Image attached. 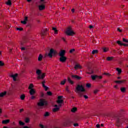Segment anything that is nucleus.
I'll return each mask as SVG.
<instances>
[{"label": "nucleus", "mask_w": 128, "mask_h": 128, "mask_svg": "<svg viewBox=\"0 0 128 128\" xmlns=\"http://www.w3.org/2000/svg\"><path fill=\"white\" fill-rule=\"evenodd\" d=\"M36 74L38 75V80H44L46 78V73L42 74V71L40 70L36 71Z\"/></svg>", "instance_id": "f257e3e1"}, {"label": "nucleus", "mask_w": 128, "mask_h": 128, "mask_svg": "<svg viewBox=\"0 0 128 128\" xmlns=\"http://www.w3.org/2000/svg\"><path fill=\"white\" fill-rule=\"evenodd\" d=\"M116 126L119 128V126H120L122 124V122H124V120L120 119L118 116H116Z\"/></svg>", "instance_id": "f03ea898"}, {"label": "nucleus", "mask_w": 128, "mask_h": 128, "mask_svg": "<svg viewBox=\"0 0 128 128\" xmlns=\"http://www.w3.org/2000/svg\"><path fill=\"white\" fill-rule=\"evenodd\" d=\"M38 106H48V102L44 99H40V102L38 103Z\"/></svg>", "instance_id": "7ed1b4c3"}, {"label": "nucleus", "mask_w": 128, "mask_h": 128, "mask_svg": "<svg viewBox=\"0 0 128 128\" xmlns=\"http://www.w3.org/2000/svg\"><path fill=\"white\" fill-rule=\"evenodd\" d=\"M76 90L77 92H86V89H84V86L78 84L76 87Z\"/></svg>", "instance_id": "20e7f679"}, {"label": "nucleus", "mask_w": 128, "mask_h": 128, "mask_svg": "<svg viewBox=\"0 0 128 128\" xmlns=\"http://www.w3.org/2000/svg\"><path fill=\"white\" fill-rule=\"evenodd\" d=\"M66 34H67V36H74V31L72 30V28L70 27L67 29Z\"/></svg>", "instance_id": "39448f33"}, {"label": "nucleus", "mask_w": 128, "mask_h": 128, "mask_svg": "<svg viewBox=\"0 0 128 128\" xmlns=\"http://www.w3.org/2000/svg\"><path fill=\"white\" fill-rule=\"evenodd\" d=\"M56 54V52L54 50V49H50V52L47 55L50 58H52V54Z\"/></svg>", "instance_id": "423d86ee"}, {"label": "nucleus", "mask_w": 128, "mask_h": 128, "mask_svg": "<svg viewBox=\"0 0 128 128\" xmlns=\"http://www.w3.org/2000/svg\"><path fill=\"white\" fill-rule=\"evenodd\" d=\"M47 32H48V28H46L45 30H44L42 31L41 36H42V38H44V36H46Z\"/></svg>", "instance_id": "0eeeda50"}, {"label": "nucleus", "mask_w": 128, "mask_h": 128, "mask_svg": "<svg viewBox=\"0 0 128 128\" xmlns=\"http://www.w3.org/2000/svg\"><path fill=\"white\" fill-rule=\"evenodd\" d=\"M91 78H92V80H96V78H100V80H102V76H98L97 75H94V76L92 75L91 76Z\"/></svg>", "instance_id": "6e6552de"}, {"label": "nucleus", "mask_w": 128, "mask_h": 128, "mask_svg": "<svg viewBox=\"0 0 128 128\" xmlns=\"http://www.w3.org/2000/svg\"><path fill=\"white\" fill-rule=\"evenodd\" d=\"M60 60L62 62H66V57L64 56H61L60 58Z\"/></svg>", "instance_id": "1a4fd4ad"}, {"label": "nucleus", "mask_w": 128, "mask_h": 128, "mask_svg": "<svg viewBox=\"0 0 128 128\" xmlns=\"http://www.w3.org/2000/svg\"><path fill=\"white\" fill-rule=\"evenodd\" d=\"M72 78H74L75 80H82V77H80L78 75H72Z\"/></svg>", "instance_id": "9d476101"}, {"label": "nucleus", "mask_w": 128, "mask_h": 128, "mask_svg": "<svg viewBox=\"0 0 128 128\" xmlns=\"http://www.w3.org/2000/svg\"><path fill=\"white\" fill-rule=\"evenodd\" d=\"M28 16H25L24 18V20L23 21H21V24H26V22L28 20Z\"/></svg>", "instance_id": "9b49d317"}, {"label": "nucleus", "mask_w": 128, "mask_h": 128, "mask_svg": "<svg viewBox=\"0 0 128 128\" xmlns=\"http://www.w3.org/2000/svg\"><path fill=\"white\" fill-rule=\"evenodd\" d=\"M116 42L118 44H119V46H128V44H124L122 42H120V40L117 41Z\"/></svg>", "instance_id": "f8f14e48"}, {"label": "nucleus", "mask_w": 128, "mask_h": 128, "mask_svg": "<svg viewBox=\"0 0 128 128\" xmlns=\"http://www.w3.org/2000/svg\"><path fill=\"white\" fill-rule=\"evenodd\" d=\"M64 54H66V50H62L59 54L60 56H64Z\"/></svg>", "instance_id": "ddd939ff"}, {"label": "nucleus", "mask_w": 128, "mask_h": 128, "mask_svg": "<svg viewBox=\"0 0 128 128\" xmlns=\"http://www.w3.org/2000/svg\"><path fill=\"white\" fill-rule=\"evenodd\" d=\"M10 76L11 78H13V80L14 82H16V78L18 77V74H12Z\"/></svg>", "instance_id": "4468645a"}, {"label": "nucleus", "mask_w": 128, "mask_h": 128, "mask_svg": "<svg viewBox=\"0 0 128 128\" xmlns=\"http://www.w3.org/2000/svg\"><path fill=\"white\" fill-rule=\"evenodd\" d=\"M40 10H42L46 8V6L44 4H41L38 6Z\"/></svg>", "instance_id": "2eb2a0df"}, {"label": "nucleus", "mask_w": 128, "mask_h": 128, "mask_svg": "<svg viewBox=\"0 0 128 128\" xmlns=\"http://www.w3.org/2000/svg\"><path fill=\"white\" fill-rule=\"evenodd\" d=\"M74 124V122L72 120H68L66 122L67 126H70V124Z\"/></svg>", "instance_id": "dca6fc26"}, {"label": "nucleus", "mask_w": 128, "mask_h": 128, "mask_svg": "<svg viewBox=\"0 0 128 128\" xmlns=\"http://www.w3.org/2000/svg\"><path fill=\"white\" fill-rule=\"evenodd\" d=\"M124 82H126V80H116V81H114V82H116V84H122V83Z\"/></svg>", "instance_id": "f3484780"}, {"label": "nucleus", "mask_w": 128, "mask_h": 128, "mask_svg": "<svg viewBox=\"0 0 128 128\" xmlns=\"http://www.w3.org/2000/svg\"><path fill=\"white\" fill-rule=\"evenodd\" d=\"M30 96H34V94H36V91H34V89H31L30 90Z\"/></svg>", "instance_id": "a211bd4d"}, {"label": "nucleus", "mask_w": 128, "mask_h": 128, "mask_svg": "<svg viewBox=\"0 0 128 128\" xmlns=\"http://www.w3.org/2000/svg\"><path fill=\"white\" fill-rule=\"evenodd\" d=\"M42 58H44V56L42 54H40L38 57V61L42 62Z\"/></svg>", "instance_id": "6ab92c4d"}, {"label": "nucleus", "mask_w": 128, "mask_h": 128, "mask_svg": "<svg viewBox=\"0 0 128 128\" xmlns=\"http://www.w3.org/2000/svg\"><path fill=\"white\" fill-rule=\"evenodd\" d=\"M6 94V92H3L0 93V98H2Z\"/></svg>", "instance_id": "aec40b11"}, {"label": "nucleus", "mask_w": 128, "mask_h": 128, "mask_svg": "<svg viewBox=\"0 0 128 128\" xmlns=\"http://www.w3.org/2000/svg\"><path fill=\"white\" fill-rule=\"evenodd\" d=\"M8 122H10L9 120H4L2 121V124H8Z\"/></svg>", "instance_id": "412c9836"}, {"label": "nucleus", "mask_w": 128, "mask_h": 128, "mask_svg": "<svg viewBox=\"0 0 128 128\" xmlns=\"http://www.w3.org/2000/svg\"><path fill=\"white\" fill-rule=\"evenodd\" d=\"M52 30L54 31L55 34H58V30H56V28L52 27Z\"/></svg>", "instance_id": "4be33fe9"}, {"label": "nucleus", "mask_w": 128, "mask_h": 128, "mask_svg": "<svg viewBox=\"0 0 128 128\" xmlns=\"http://www.w3.org/2000/svg\"><path fill=\"white\" fill-rule=\"evenodd\" d=\"M52 110L54 112H58V110H60V108H54L52 109Z\"/></svg>", "instance_id": "5701e85b"}, {"label": "nucleus", "mask_w": 128, "mask_h": 128, "mask_svg": "<svg viewBox=\"0 0 128 128\" xmlns=\"http://www.w3.org/2000/svg\"><path fill=\"white\" fill-rule=\"evenodd\" d=\"M78 110V108L76 107H74L73 108H72V109L71 110V112H76Z\"/></svg>", "instance_id": "b1692460"}, {"label": "nucleus", "mask_w": 128, "mask_h": 128, "mask_svg": "<svg viewBox=\"0 0 128 128\" xmlns=\"http://www.w3.org/2000/svg\"><path fill=\"white\" fill-rule=\"evenodd\" d=\"M81 66H80V64H77L75 65V66L74 67V68L75 70H78V68H80Z\"/></svg>", "instance_id": "393cba45"}, {"label": "nucleus", "mask_w": 128, "mask_h": 128, "mask_svg": "<svg viewBox=\"0 0 128 128\" xmlns=\"http://www.w3.org/2000/svg\"><path fill=\"white\" fill-rule=\"evenodd\" d=\"M57 104H64V100H57Z\"/></svg>", "instance_id": "a878e982"}, {"label": "nucleus", "mask_w": 128, "mask_h": 128, "mask_svg": "<svg viewBox=\"0 0 128 128\" xmlns=\"http://www.w3.org/2000/svg\"><path fill=\"white\" fill-rule=\"evenodd\" d=\"M68 82L71 84H74V81L72 80V79H70V78H68Z\"/></svg>", "instance_id": "bb28decb"}, {"label": "nucleus", "mask_w": 128, "mask_h": 128, "mask_svg": "<svg viewBox=\"0 0 128 128\" xmlns=\"http://www.w3.org/2000/svg\"><path fill=\"white\" fill-rule=\"evenodd\" d=\"M34 88V84H31L29 86L28 89L29 90H34V88Z\"/></svg>", "instance_id": "cd10ccee"}, {"label": "nucleus", "mask_w": 128, "mask_h": 128, "mask_svg": "<svg viewBox=\"0 0 128 128\" xmlns=\"http://www.w3.org/2000/svg\"><path fill=\"white\" fill-rule=\"evenodd\" d=\"M116 70L118 71V74H122V70L120 69V68H116Z\"/></svg>", "instance_id": "c85d7f7f"}, {"label": "nucleus", "mask_w": 128, "mask_h": 128, "mask_svg": "<svg viewBox=\"0 0 128 128\" xmlns=\"http://www.w3.org/2000/svg\"><path fill=\"white\" fill-rule=\"evenodd\" d=\"M20 98L22 100H24V98H26V96L24 94H22L21 95Z\"/></svg>", "instance_id": "c756f323"}, {"label": "nucleus", "mask_w": 128, "mask_h": 128, "mask_svg": "<svg viewBox=\"0 0 128 128\" xmlns=\"http://www.w3.org/2000/svg\"><path fill=\"white\" fill-rule=\"evenodd\" d=\"M6 4L7 6H10L12 4V1L10 0H8Z\"/></svg>", "instance_id": "7c9ffc66"}, {"label": "nucleus", "mask_w": 128, "mask_h": 128, "mask_svg": "<svg viewBox=\"0 0 128 128\" xmlns=\"http://www.w3.org/2000/svg\"><path fill=\"white\" fill-rule=\"evenodd\" d=\"M66 79H64V80L60 82V84L64 86V84H66Z\"/></svg>", "instance_id": "2f4dec72"}, {"label": "nucleus", "mask_w": 128, "mask_h": 128, "mask_svg": "<svg viewBox=\"0 0 128 128\" xmlns=\"http://www.w3.org/2000/svg\"><path fill=\"white\" fill-rule=\"evenodd\" d=\"M120 90L122 92H126V88L122 87L120 88Z\"/></svg>", "instance_id": "473e14b6"}, {"label": "nucleus", "mask_w": 128, "mask_h": 128, "mask_svg": "<svg viewBox=\"0 0 128 128\" xmlns=\"http://www.w3.org/2000/svg\"><path fill=\"white\" fill-rule=\"evenodd\" d=\"M98 50H93L92 51V54H98Z\"/></svg>", "instance_id": "72a5a7b5"}, {"label": "nucleus", "mask_w": 128, "mask_h": 128, "mask_svg": "<svg viewBox=\"0 0 128 128\" xmlns=\"http://www.w3.org/2000/svg\"><path fill=\"white\" fill-rule=\"evenodd\" d=\"M25 122H26V124H28V122H30V118H26L25 119Z\"/></svg>", "instance_id": "f704fd0d"}, {"label": "nucleus", "mask_w": 128, "mask_h": 128, "mask_svg": "<svg viewBox=\"0 0 128 128\" xmlns=\"http://www.w3.org/2000/svg\"><path fill=\"white\" fill-rule=\"evenodd\" d=\"M112 58H114L112 57H108L107 60H108L109 62L110 60H112Z\"/></svg>", "instance_id": "c9c22d12"}, {"label": "nucleus", "mask_w": 128, "mask_h": 128, "mask_svg": "<svg viewBox=\"0 0 128 128\" xmlns=\"http://www.w3.org/2000/svg\"><path fill=\"white\" fill-rule=\"evenodd\" d=\"M19 124H20V126H24V123L22 121H20Z\"/></svg>", "instance_id": "e433bc0d"}, {"label": "nucleus", "mask_w": 128, "mask_h": 128, "mask_svg": "<svg viewBox=\"0 0 128 128\" xmlns=\"http://www.w3.org/2000/svg\"><path fill=\"white\" fill-rule=\"evenodd\" d=\"M17 30H20V32H22V30H24V28H16Z\"/></svg>", "instance_id": "4c0bfd02"}, {"label": "nucleus", "mask_w": 128, "mask_h": 128, "mask_svg": "<svg viewBox=\"0 0 128 128\" xmlns=\"http://www.w3.org/2000/svg\"><path fill=\"white\" fill-rule=\"evenodd\" d=\"M98 92H100V90H95L94 92V94H98Z\"/></svg>", "instance_id": "58836bf2"}, {"label": "nucleus", "mask_w": 128, "mask_h": 128, "mask_svg": "<svg viewBox=\"0 0 128 128\" xmlns=\"http://www.w3.org/2000/svg\"><path fill=\"white\" fill-rule=\"evenodd\" d=\"M122 40L124 42H126V43H128V40H126L124 38H122Z\"/></svg>", "instance_id": "ea45409f"}, {"label": "nucleus", "mask_w": 128, "mask_h": 128, "mask_svg": "<svg viewBox=\"0 0 128 128\" xmlns=\"http://www.w3.org/2000/svg\"><path fill=\"white\" fill-rule=\"evenodd\" d=\"M44 116H50V113H48V112H46Z\"/></svg>", "instance_id": "a19ab883"}, {"label": "nucleus", "mask_w": 128, "mask_h": 128, "mask_svg": "<svg viewBox=\"0 0 128 128\" xmlns=\"http://www.w3.org/2000/svg\"><path fill=\"white\" fill-rule=\"evenodd\" d=\"M74 50H74V48L71 49V50H70V54H72V52H74Z\"/></svg>", "instance_id": "79ce46f5"}, {"label": "nucleus", "mask_w": 128, "mask_h": 128, "mask_svg": "<svg viewBox=\"0 0 128 128\" xmlns=\"http://www.w3.org/2000/svg\"><path fill=\"white\" fill-rule=\"evenodd\" d=\"M103 52H108V48H103Z\"/></svg>", "instance_id": "37998d69"}, {"label": "nucleus", "mask_w": 128, "mask_h": 128, "mask_svg": "<svg viewBox=\"0 0 128 128\" xmlns=\"http://www.w3.org/2000/svg\"><path fill=\"white\" fill-rule=\"evenodd\" d=\"M86 88H90V86H92V85H90V84H86Z\"/></svg>", "instance_id": "c03bdc74"}, {"label": "nucleus", "mask_w": 128, "mask_h": 128, "mask_svg": "<svg viewBox=\"0 0 128 128\" xmlns=\"http://www.w3.org/2000/svg\"><path fill=\"white\" fill-rule=\"evenodd\" d=\"M47 94H48V96H52V94L50 92H48Z\"/></svg>", "instance_id": "a18cd8bd"}, {"label": "nucleus", "mask_w": 128, "mask_h": 128, "mask_svg": "<svg viewBox=\"0 0 128 128\" xmlns=\"http://www.w3.org/2000/svg\"><path fill=\"white\" fill-rule=\"evenodd\" d=\"M4 64L2 62V61H0V66H4Z\"/></svg>", "instance_id": "49530a36"}, {"label": "nucleus", "mask_w": 128, "mask_h": 128, "mask_svg": "<svg viewBox=\"0 0 128 128\" xmlns=\"http://www.w3.org/2000/svg\"><path fill=\"white\" fill-rule=\"evenodd\" d=\"M104 74L105 76H112V74H110V73H104Z\"/></svg>", "instance_id": "de8ad7c7"}, {"label": "nucleus", "mask_w": 128, "mask_h": 128, "mask_svg": "<svg viewBox=\"0 0 128 128\" xmlns=\"http://www.w3.org/2000/svg\"><path fill=\"white\" fill-rule=\"evenodd\" d=\"M66 90L68 92L70 93V91L68 90V88L67 86L66 88Z\"/></svg>", "instance_id": "09e8293b"}, {"label": "nucleus", "mask_w": 128, "mask_h": 128, "mask_svg": "<svg viewBox=\"0 0 128 128\" xmlns=\"http://www.w3.org/2000/svg\"><path fill=\"white\" fill-rule=\"evenodd\" d=\"M62 104H58V108H59V109L62 108Z\"/></svg>", "instance_id": "8fccbe9b"}, {"label": "nucleus", "mask_w": 128, "mask_h": 128, "mask_svg": "<svg viewBox=\"0 0 128 128\" xmlns=\"http://www.w3.org/2000/svg\"><path fill=\"white\" fill-rule=\"evenodd\" d=\"M62 38V40L64 42L66 43V38Z\"/></svg>", "instance_id": "3c124183"}, {"label": "nucleus", "mask_w": 128, "mask_h": 128, "mask_svg": "<svg viewBox=\"0 0 128 128\" xmlns=\"http://www.w3.org/2000/svg\"><path fill=\"white\" fill-rule=\"evenodd\" d=\"M41 98H44V94L43 92H42L40 94Z\"/></svg>", "instance_id": "603ef678"}, {"label": "nucleus", "mask_w": 128, "mask_h": 128, "mask_svg": "<svg viewBox=\"0 0 128 128\" xmlns=\"http://www.w3.org/2000/svg\"><path fill=\"white\" fill-rule=\"evenodd\" d=\"M44 88L45 89V90L46 91V90H48V87L45 86L44 87Z\"/></svg>", "instance_id": "864d4df0"}, {"label": "nucleus", "mask_w": 128, "mask_h": 128, "mask_svg": "<svg viewBox=\"0 0 128 128\" xmlns=\"http://www.w3.org/2000/svg\"><path fill=\"white\" fill-rule=\"evenodd\" d=\"M96 128H100V124H97L96 125Z\"/></svg>", "instance_id": "5fc2aeb1"}, {"label": "nucleus", "mask_w": 128, "mask_h": 128, "mask_svg": "<svg viewBox=\"0 0 128 128\" xmlns=\"http://www.w3.org/2000/svg\"><path fill=\"white\" fill-rule=\"evenodd\" d=\"M78 95L80 98H82V92H79Z\"/></svg>", "instance_id": "6e6d98bb"}, {"label": "nucleus", "mask_w": 128, "mask_h": 128, "mask_svg": "<svg viewBox=\"0 0 128 128\" xmlns=\"http://www.w3.org/2000/svg\"><path fill=\"white\" fill-rule=\"evenodd\" d=\"M74 126H78V123H75L74 124Z\"/></svg>", "instance_id": "4d7b16f0"}, {"label": "nucleus", "mask_w": 128, "mask_h": 128, "mask_svg": "<svg viewBox=\"0 0 128 128\" xmlns=\"http://www.w3.org/2000/svg\"><path fill=\"white\" fill-rule=\"evenodd\" d=\"M84 98H86V100L88 98V96H86V95H84Z\"/></svg>", "instance_id": "13d9d810"}, {"label": "nucleus", "mask_w": 128, "mask_h": 128, "mask_svg": "<svg viewBox=\"0 0 128 128\" xmlns=\"http://www.w3.org/2000/svg\"><path fill=\"white\" fill-rule=\"evenodd\" d=\"M62 96H58V100H62Z\"/></svg>", "instance_id": "bf43d9fd"}, {"label": "nucleus", "mask_w": 128, "mask_h": 128, "mask_svg": "<svg viewBox=\"0 0 128 128\" xmlns=\"http://www.w3.org/2000/svg\"><path fill=\"white\" fill-rule=\"evenodd\" d=\"M34 98H36V97L34 96H31V100H34Z\"/></svg>", "instance_id": "052dcab7"}, {"label": "nucleus", "mask_w": 128, "mask_h": 128, "mask_svg": "<svg viewBox=\"0 0 128 128\" xmlns=\"http://www.w3.org/2000/svg\"><path fill=\"white\" fill-rule=\"evenodd\" d=\"M88 74H94V71L93 70H91L90 72H88Z\"/></svg>", "instance_id": "680f3d73"}, {"label": "nucleus", "mask_w": 128, "mask_h": 128, "mask_svg": "<svg viewBox=\"0 0 128 128\" xmlns=\"http://www.w3.org/2000/svg\"><path fill=\"white\" fill-rule=\"evenodd\" d=\"M117 30H118V32H122V30H120V28H117Z\"/></svg>", "instance_id": "e2e57ef3"}, {"label": "nucleus", "mask_w": 128, "mask_h": 128, "mask_svg": "<svg viewBox=\"0 0 128 128\" xmlns=\"http://www.w3.org/2000/svg\"><path fill=\"white\" fill-rule=\"evenodd\" d=\"M21 50H26V48L24 47H22L21 48Z\"/></svg>", "instance_id": "0e129e2a"}, {"label": "nucleus", "mask_w": 128, "mask_h": 128, "mask_svg": "<svg viewBox=\"0 0 128 128\" xmlns=\"http://www.w3.org/2000/svg\"><path fill=\"white\" fill-rule=\"evenodd\" d=\"M40 126L41 128H44V126L42 124H40Z\"/></svg>", "instance_id": "69168bd1"}, {"label": "nucleus", "mask_w": 128, "mask_h": 128, "mask_svg": "<svg viewBox=\"0 0 128 128\" xmlns=\"http://www.w3.org/2000/svg\"><path fill=\"white\" fill-rule=\"evenodd\" d=\"M89 28H90V29H92V28H94V26H89Z\"/></svg>", "instance_id": "338daca9"}, {"label": "nucleus", "mask_w": 128, "mask_h": 128, "mask_svg": "<svg viewBox=\"0 0 128 128\" xmlns=\"http://www.w3.org/2000/svg\"><path fill=\"white\" fill-rule=\"evenodd\" d=\"M23 128H30L28 126H24L23 127Z\"/></svg>", "instance_id": "774afa93"}]
</instances>
